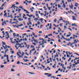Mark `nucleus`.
Listing matches in <instances>:
<instances>
[{"label": "nucleus", "instance_id": "obj_1", "mask_svg": "<svg viewBox=\"0 0 79 79\" xmlns=\"http://www.w3.org/2000/svg\"><path fill=\"white\" fill-rule=\"evenodd\" d=\"M8 31L6 32V34H7V35H6V39L8 40V38H10V35H9V33H8Z\"/></svg>", "mask_w": 79, "mask_h": 79}, {"label": "nucleus", "instance_id": "obj_2", "mask_svg": "<svg viewBox=\"0 0 79 79\" xmlns=\"http://www.w3.org/2000/svg\"><path fill=\"white\" fill-rule=\"evenodd\" d=\"M62 2L63 4V6H62V7H63L64 8H65V7H66V5H65V4L64 3V1H62Z\"/></svg>", "mask_w": 79, "mask_h": 79}, {"label": "nucleus", "instance_id": "obj_3", "mask_svg": "<svg viewBox=\"0 0 79 79\" xmlns=\"http://www.w3.org/2000/svg\"><path fill=\"white\" fill-rule=\"evenodd\" d=\"M13 38H10V40L11 41V42L12 44H15L16 43V42L15 41H14V42H13V40H12V39H13Z\"/></svg>", "mask_w": 79, "mask_h": 79}, {"label": "nucleus", "instance_id": "obj_4", "mask_svg": "<svg viewBox=\"0 0 79 79\" xmlns=\"http://www.w3.org/2000/svg\"><path fill=\"white\" fill-rule=\"evenodd\" d=\"M71 5H69V6L70 7V8H71V9H73V4H72V3H71Z\"/></svg>", "mask_w": 79, "mask_h": 79}, {"label": "nucleus", "instance_id": "obj_5", "mask_svg": "<svg viewBox=\"0 0 79 79\" xmlns=\"http://www.w3.org/2000/svg\"><path fill=\"white\" fill-rule=\"evenodd\" d=\"M72 26H76V27H77V25L75 23L72 24Z\"/></svg>", "mask_w": 79, "mask_h": 79}, {"label": "nucleus", "instance_id": "obj_6", "mask_svg": "<svg viewBox=\"0 0 79 79\" xmlns=\"http://www.w3.org/2000/svg\"><path fill=\"white\" fill-rule=\"evenodd\" d=\"M15 4H13V5H12V6L10 7V8H15V7H16V8H17V7L15 6Z\"/></svg>", "mask_w": 79, "mask_h": 79}, {"label": "nucleus", "instance_id": "obj_7", "mask_svg": "<svg viewBox=\"0 0 79 79\" xmlns=\"http://www.w3.org/2000/svg\"><path fill=\"white\" fill-rule=\"evenodd\" d=\"M77 6H78V4L77 2H75V6H76V7H77Z\"/></svg>", "mask_w": 79, "mask_h": 79}, {"label": "nucleus", "instance_id": "obj_8", "mask_svg": "<svg viewBox=\"0 0 79 79\" xmlns=\"http://www.w3.org/2000/svg\"><path fill=\"white\" fill-rule=\"evenodd\" d=\"M24 11H25V12H26V13H29V12L27 10L24 9Z\"/></svg>", "mask_w": 79, "mask_h": 79}, {"label": "nucleus", "instance_id": "obj_9", "mask_svg": "<svg viewBox=\"0 0 79 79\" xmlns=\"http://www.w3.org/2000/svg\"><path fill=\"white\" fill-rule=\"evenodd\" d=\"M72 18L73 19V20H75V21H76V19L75 18V17H74V16H73Z\"/></svg>", "mask_w": 79, "mask_h": 79}, {"label": "nucleus", "instance_id": "obj_10", "mask_svg": "<svg viewBox=\"0 0 79 79\" xmlns=\"http://www.w3.org/2000/svg\"><path fill=\"white\" fill-rule=\"evenodd\" d=\"M72 18L73 19V20H75V21H76V19L75 18V17H74V16H73Z\"/></svg>", "mask_w": 79, "mask_h": 79}, {"label": "nucleus", "instance_id": "obj_11", "mask_svg": "<svg viewBox=\"0 0 79 79\" xmlns=\"http://www.w3.org/2000/svg\"><path fill=\"white\" fill-rule=\"evenodd\" d=\"M72 18L73 19V20H75V21H76V19L75 18V17H74V16H73Z\"/></svg>", "mask_w": 79, "mask_h": 79}, {"label": "nucleus", "instance_id": "obj_12", "mask_svg": "<svg viewBox=\"0 0 79 79\" xmlns=\"http://www.w3.org/2000/svg\"><path fill=\"white\" fill-rule=\"evenodd\" d=\"M19 45V44H16V45H15V48H16V50L18 49V47H17V45Z\"/></svg>", "mask_w": 79, "mask_h": 79}, {"label": "nucleus", "instance_id": "obj_13", "mask_svg": "<svg viewBox=\"0 0 79 79\" xmlns=\"http://www.w3.org/2000/svg\"><path fill=\"white\" fill-rule=\"evenodd\" d=\"M7 52H8V48L6 49V50L5 51V52L4 53L5 55L6 54V53H7Z\"/></svg>", "mask_w": 79, "mask_h": 79}, {"label": "nucleus", "instance_id": "obj_14", "mask_svg": "<svg viewBox=\"0 0 79 79\" xmlns=\"http://www.w3.org/2000/svg\"><path fill=\"white\" fill-rule=\"evenodd\" d=\"M77 40V41L76 40H74V43H76V44H77V42H78V41H79L78 40Z\"/></svg>", "mask_w": 79, "mask_h": 79}, {"label": "nucleus", "instance_id": "obj_15", "mask_svg": "<svg viewBox=\"0 0 79 79\" xmlns=\"http://www.w3.org/2000/svg\"><path fill=\"white\" fill-rule=\"evenodd\" d=\"M19 21H23V19H21V18H19Z\"/></svg>", "mask_w": 79, "mask_h": 79}, {"label": "nucleus", "instance_id": "obj_16", "mask_svg": "<svg viewBox=\"0 0 79 79\" xmlns=\"http://www.w3.org/2000/svg\"><path fill=\"white\" fill-rule=\"evenodd\" d=\"M23 60H24L25 62H26L27 61H29V60H27V59L25 60L24 59H23Z\"/></svg>", "mask_w": 79, "mask_h": 79}, {"label": "nucleus", "instance_id": "obj_17", "mask_svg": "<svg viewBox=\"0 0 79 79\" xmlns=\"http://www.w3.org/2000/svg\"><path fill=\"white\" fill-rule=\"evenodd\" d=\"M57 21V19H55L54 20V23H56V21Z\"/></svg>", "mask_w": 79, "mask_h": 79}, {"label": "nucleus", "instance_id": "obj_18", "mask_svg": "<svg viewBox=\"0 0 79 79\" xmlns=\"http://www.w3.org/2000/svg\"><path fill=\"white\" fill-rule=\"evenodd\" d=\"M2 43L3 45H4L6 44H5V43L3 41H2Z\"/></svg>", "mask_w": 79, "mask_h": 79}, {"label": "nucleus", "instance_id": "obj_19", "mask_svg": "<svg viewBox=\"0 0 79 79\" xmlns=\"http://www.w3.org/2000/svg\"><path fill=\"white\" fill-rule=\"evenodd\" d=\"M38 18H35V19H34V20H35V21L36 22H37V20H38Z\"/></svg>", "mask_w": 79, "mask_h": 79}, {"label": "nucleus", "instance_id": "obj_20", "mask_svg": "<svg viewBox=\"0 0 79 79\" xmlns=\"http://www.w3.org/2000/svg\"><path fill=\"white\" fill-rule=\"evenodd\" d=\"M19 44L18 45H19V46H18V48H19V47H21V44H19V43H18V44Z\"/></svg>", "mask_w": 79, "mask_h": 79}, {"label": "nucleus", "instance_id": "obj_21", "mask_svg": "<svg viewBox=\"0 0 79 79\" xmlns=\"http://www.w3.org/2000/svg\"><path fill=\"white\" fill-rule=\"evenodd\" d=\"M4 66H5L4 65H1V68H4Z\"/></svg>", "mask_w": 79, "mask_h": 79}, {"label": "nucleus", "instance_id": "obj_22", "mask_svg": "<svg viewBox=\"0 0 79 79\" xmlns=\"http://www.w3.org/2000/svg\"><path fill=\"white\" fill-rule=\"evenodd\" d=\"M47 76L48 77H51L52 76V74H49Z\"/></svg>", "mask_w": 79, "mask_h": 79}, {"label": "nucleus", "instance_id": "obj_23", "mask_svg": "<svg viewBox=\"0 0 79 79\" xmlns=\"http://www.w3.org/2000/svg\"><path fill=\"white\" fill-rule=\"evenodd\" d=\"M3 23L5 24L6 25V21H5V20L4 21Z\"/></svg>", "mask_w": 79, "mask_h": 79}, {"label": "nucleus", "instance_id": "obj_24", "mask_svg": "<svg viewBox=\"0 0 79 79\" xmlns=\"http://www.w3.org/2000/svg\"><path fill=\"white\" fill-rule=\"evenodd\" d=\"M13 35L14 36V37H16V33H13Z\"/></svg>", "mask_w": 79, "mask_h": 79}, {"label": "nucleus", "instance_id": "obj_25", "mask_svg": "<svg viewBox=\"0 0 79 79\" xmlns=\"http://www.w3.org/2000/svg\"><path fill=\"white\" fill-rule=\"evenodd\" d=\"M5 3H6V2H5L2 5V6L3 7V6H4L5 5Z\"/></svg>", "mask_w": 79, "mask_h": 79}, {"label": "nucleus", "instance_id": "obj_26", "mask_svg": "<svg viewBox=\"0 0 79 79\" xmlns=\"http://www.w3.org/2000/svg\"><path fill=\"white\" fill-rule=\"evenodd\" d=\"M72 66V64L70 65L69 67V69H71V68Z\"/></svg>", "mask_w": 79, "mask_h": 79}, {"label": "nucleus", "instance_id": "obj_27", "mask_svg": "<svg viewBox=\"0 0 79 79\" xmlns=\"http://www.w3.org/2000/svg\"><path fill=\"white\" fill-rule=\"evenodd\" d=\"M51 24H51V23H50V26L49 27V29H52V27L51 26Z\"/></svg>", "mask_w": 79, "mask_h": 79}, {"label": "nucleus", "instance_id": "obj_28", "mask_svg": "<svg viewBox=\"0 0 79 79\" xmlns=\"http://www.w3.org/2000/svg\"><path fill=\"white\" fill-rule=\"evenodd\" d=\"M73 37H75H75H76V38H77V35H73Z\"/></svg>", "mask_w": 79, "mask_h": 79}, {"label": "nucleus", "instance_id": "obj_29", "mask_svg": "<svg viewBox=\"0 0 79 79\" xmlns=\"http://www.w3.org/2000/svg\"><path fill=\"white\" fill-rule=\"evenodd\" d=\"M23 3H24V4L26 3V5H28V4H27V3H26V2L25 1L23 2Z\"/></svg>", "mask_w": 79, "mask_h": 79}, {"label": "nucleus", "instance_id": "obj_30", "mask_svg": "<svg viewBox=\"0 0 79 79\" xmlns=\"http://www.w3.org/2000/svg\"><path fill=\"white\" fill-rule=\"evenodd\" d=\"M71 60V57H70L69 58V60H68V62H69V61H70V60Z\"/></svg>", "mask_w": 79, "mask_h": 79}, {"label": "nucleus", "instance_id": "obj_31", "mask_svg": "<svg viewBox=\"0 0 79 79\" xmlns=\"http://www.w3.org/2000/svg\"><path fill=\"white\" fill-rule=\"evenodd\" d=\"M52 78H54V79H55L56 78V77L55 76H52L51 77Z\"/></svg>", "mask_w": 79, "mask_h": 79}, {"label": "nucleus", "instance_id": "obj_32", "mask_svg": "<svg viewBox=\"0 0 79 79\" xmlns=\"http://www.w3.org/2000/svg\"><path fill=\"white\" fill-rule=\"evenodd\" d=\"M58 8H60V7H61V6H60V4H58Z\"/></svg>", "mask_w": 79, "mask_h": 79}, {"label": "nucleus", "instance_id": "obj_33", "mask_svg": "<svg viewBox=\"0 0 79 79\" xmlns=\"http://www.w3.org/2000/svg\"><path fill=\"white\" fill-rule=\"evenodd\" d=\"M2 47L4 48V49H6V48L5 46H3V45H2Z\"/></svg>", "mask_w": 79, "mask_h": 79}, {"label": "nucleus", "instance_id": "obj_34", "mask_svg": "<svg viewBox=\"0 0 79 79\" xmlns=\"http://www.w3.org/2000/svg\"><path fill=\"white\" fill-rule=\"evenodd\" d=\"M28 47H27V49H29V47H30V45H28Z\"/></svg>", "mask_w": 79, "mask_h": 79}, {"label": "nucleus", "instance_id": "obj_35", "mask_svg": "<svg viewBox=\"0 0 79 79\" xmlns=\"http://www.w3.org/2000/svg\"><path fill=\"white\" fill-rule=\"evenodd\" d=\"M67 2H72V1H71V0H68Z\"/></svg>", "mask_w": 79, "mask_h": 79}, {"label": "nucleus", "instance_id": "obj_36", "mask_svg": "<svg viewBox=\"0 0 79 79\" xmlns=\"http://www.w3.org/2000/svg\"><path fill=\"white\" fill-rule=\"evenodd\" d=\"M48 36H52V34H49V35H48Z\"/></svg>", "mask_w": 79, "mask_h": 79}, {"label": "nucleus", "instance_id": "obj_37", "mask_svg": "<svg viewBox=\"0 0 79 79\" xmlns=\"http://www.w3.org/2000/svg\"><path fill=\"white\" fill-rule=\"evenodd\" d=\"M29 73L31 74H34V73L32 72H29Z\"/></svg>", "mask_w": 79, "mask_h": 79}, {"label": "nucleus", "instance_id": "obj_38", "mask_svg": "<svg viewBox=\"0 0 79 79\" xmlns=\"http://www.w3.org/2000/svg\"><path fill=\"white\" fill-rule=\"evenodd\" d=\"M37 24H38V25L40 24V22H39L38 21L37 22Z\"/></svg>", "mask_w": 79, "mask_h": 79}, {"label": "nucleus", "instance_id": "obj_39", "mask_svg": "<svg viewBox=\"0 0 79 79\" xmlns=\"http://www.w3.org/2000/svg\"><path fill=\"white\" fill-rule=\"evenodd\" d=\"M6 16L5 18H6V13L5 14H4V16Z\"/></svg>", "mask_w": 79, "mask_h": 79}, {"label": "nucleus", "instance_id": "obj_40", "mask_svg": "<svg viewBox=\"0 0 79 79\" xmlns=\"http://www.w3.org/2000/svg\"><path fill=\"white\" fill-rule=\"evenodd\" d=\"M39 34H42V31H40L39 32Z\"/></svg>", "mask_w": 79, "mask_h": 79}, {"label": "nucleus", "instance_id": "obj_41", "mask_svg": "<svg viewBox=\"0 0 79 79\" xmlns=\"http://www.w3.org/2000/svg\"><path fill=\"white\" fill-rule=\"evenodd\" d=\"M30 10H31V12H33V11H34V10L32 9V8H30Z\"/></svg>", "mask_w": 79, "mask_h": 79}, {"label": "nucleus", "instance_id": "obj_42", "mask_svg": "<svg viewBox=\"0 0 79 79\" xmlns=\"http://www.w3.org/2000/svg\"><path fill=\"white\" fill-rule=\"evenodd\" d=\"M75 64H73V66L74 68H75V67H76V65H75Z\"/></svg>", "mask_w": 79, "mask_h": 79}, {"label": "nucleus", "instance_id": "obj_43", "mask_svg": "<svg viewBox=\"0 0 79 79\" xmlns=\"http://www.w3.org/2000/svg\"><path fill=\"white\" fill-rule=\"evenodd\" d=\"M69 44H71V42H69V44H67V45H68V46H69Z\"/></svg>", "mask_w": 79, "mask_h": 79}, {"label": "nucleus", "instance_id": "obj_44", "mask_svg": "<svg viewBox=\"0 0 79 79\" xmlns=\"http://www.w3.org/2000/svg\"><path fill=\"white\" fill-rule=\"evenodd\" d=\"M15 70L13 69H11V71H15Z\"/></svg>", "mask_w": 79, "mask_h": 79}, {"label": "nucleus", "instance_id": "obj_45", "mask_svg": "<svg viewBox=\"0 0 79 79\" xmlns=\"http://www.w3.org/2000/svg\"><path fill=\"white\" fill-rule=\"evenodd\" d=\"M48 8L49 9L48 10H50L51 9V7H48Z\"/></svg>", "mask_w": 79, "mask_h": 79}, {"label": "nucleus", "instance_id": "obj_46", "mask_svg": "<svg viewBox=\"0 0 79 79\" xmlns=\"http://www.w3.org/2000/svg\"><path fill=\"white\" fill-rule=\"evenodd\" d=\"M32 44H34V45H36V43L33 42L32 43Z\"/></svg>", "mask_w": 79, "mask_h": 79}, {"label": "nucleus", "instance_id": "obj_47", "mask_svg": "<svg viewBox=\"0 0 79 79\" xmlns=\"http://www.w3.org/2000/svg\"><path fill=\"white\" fill-rule=\"evenodd\" d=\"M17 63V64H19L20 63V62H19V61H18Z\"/></svg>", "mask_w": 79, "mask_h": 79}, {"label": "nucleus", "instance_id": "obj_48", "mask_svg": "<svg viewBox=\"0 0 79 79\" xmlns=\"http://www.w3.org/2000/svg\"><path fill=\"white\" fill-rule=\"evenodd\" d=\"M50 61H48V62H47V63H46L45 64H49V63H50Z\"/></svg>", "mask_w": 79, "mask_h": 79}, {"label": "nucleus", "instance_id": "obj_49", "mask_svg": "<svg viewBox=\"0 0 79 79\" xmlns=\"http://www.w3.org/2000/svg\"><path fill=\"white\" fill-rule=\"evenodd\" d=\"M23 26V24H21L20 25H19V26Z\"/></svg>", "mask_w": 79, "mask_h": 79}, {"label": "nucleus", "instance_id": "obj_50", "mask_svg": "<svg viewBox=\"0 0 79 79\" xmlns=\"http://www.w3.org/2000/svg\"><path fill=\"white\" fill-rule=\"evenodd\" d=\"M62 59H63L64 60H66V58H64V57H63Z\"/></svg>", "mask_w": 79, "mask_h": 79}, {"label": "nucleus", "instance_id": "obj_51", "mask_svg": "<svg viewBox=\"0 0 79 79\" xmlns=\"http://www.w3.org/2000/svg\"><path fill=\"white\" fill-rule=\"evenodd\" d=\"M24 58H28V57H27L26 56H24Z\"/></svg>", "mask_w": 79, "mask_h": 79}, {"label": "nucleus", "instance_id": "obj_52", "mask_svg": "<svg viewBox=\"0 0 79 79\" xmlns=\"http://www.w3.org/2000/svg\"><path fill=\"white\" fill-rule=\"evenodd\" d=\"M0 10H3V8H1V7H0Z\"/></svg>", "mask_w": 79, "mask_h": 79}, {"label": "nucleus", "instance_id": "obj_53", "mask_svg": "<svg viewBox=\"0 0 79 79\" xmlns=\"http://www.w3.org/2000/svg\"><path fill=\"white\" fill-rule=\"evenodd\" d=\"M34 48V46L33 45H31V48Z\"/></svg>", "mask_w": 79, "mask_h": 79}, {"label": "nucleus", "instance_id": "obj_54", "mask_svg": "<svg viewBox=\"0 0 79 79\" xmlns=\"http://www.w3.org/2000/svg\"><path fill=\"white\" fill-rule=\"evenodd\" d=\"M67 57H68V58H69V57H70V56H69V55H68V54H67Z\"/></svg>", "mask_w": 79, "mask_h": 79}, {"label": "nucleus", "instance_id": "obj_55", "mask_svg": "<svg viewBox=\"0 0 79 79\" xmlns=\"http://www.w3.org/2000/svg\"><path fill=\"white\" fill-rule=\"evenodd\" d=\"M51 40L52 41H53L54 42L55 41V40H53V39H51Z\"/></svg>", "mask_w": 79, "mask_h": 79}, {"label": "nucleus", "instance_id": "obj_56", "mask_svg": "<svg viewBox=\"0 0 79 79\" xmlns=\"http://www.w3.org/2000/svg\"><path fill=\"white\" fill-rule=\"evenodd\" d=\"M33 40H34V42H37V40H35V39H34Z\"/></svg>", "mask_w": 79, "mask_h": 79}, {"label": "nucleus", "instance_id": "obj_57", "mask_svg": "<svg viewBox=\"0 0 79 79\" xmlns=\"http://www.w3.org/2000/svg\"><path fill=\"white\" fill-rule=\"evenodd\" d=\"M25 16H26V15L25 14H23V18H24Z\"/></svg>", "mask_w": 79, "mask_h": 79}, {"label": "nucleus", "instance_id": "obj_58", "mask_svg": "<svg viewBox=\"0 0 79 79\" xmlns=\"http://www.w3.org/2000/svg\"><path fill=\"white\" fill-rule=\"evenodd\" d=\"M35 50V48H33V49L31 50V51H34Z\"/></svg>", "mask_w": 79, "mask_h": 79}, {"label": "nucleus", "instance_id": "obj_59", "mask_svg": "<svg viewBox=\"0 0 79 79\" xmlns=\"http://www.w3.org/2000/svg\"><path fill=\"white\" fill-rule=\"evenodd\" d=\"M25 2H27V3H29V1H27V0H26Z\"/></svg>", "mask_w": 79, "mask_h": 79}, {"label": "nucleus", "instance_id": "obj_60", "mask_svg": "<svg viewBox=\"0 0 79 79\" xmlns=\"http://www.w3.org/2000/svg\"><path fill=\"white\" fill-rule=\"evenodd\" d=\"M36 16H39V14H36Z\"/></svg>", "mask_w": 79, "mask_h": 79}, {"label": "nucleus", "instance_id": "obj_61", "mask_svg": "<svg viewBox=\"0 0 79 79\" xmlns=\"http://www.w3.org/2000/svg\"><path fill=\"white\" fill-rule=\"evenodd\" d=\"M70 35H71V34H70V35H67V37H69Z\"/></svg>", "mask_w": 79, "mask_h": 79}, {"label": "nucleus", "instance_id": "obj_62", "mask_svg": "<svg viewBox=\"0 0 79 79\" xmlns=\"http://www.w3.org/2000/svg\"><path fill=\"white\" fill-rule=\"evenodd\" d=\"M40 21H43V19H42V18L40 19Z\"/></svg>", "mask_w": 79, "mask_h": 79}, {"label": "nucleus", "instance_id": "obj_63", "mask_svg": "<svg viewBox=\"0 0 79 79\" xmlns=\"http://www.w3.org/2000/svg\"><path fill=\"white\" fill-rule=\"evenodd\" d=\"M48 38V35H46L45 37V38Z\"/></svg>", "mask_w": 79, "mask_h": 79}, {"label": "nucleus", "instance_id": "obj_64", "mask_svg": "<svg viewBox=\"0 0 79 79\" xmlns=\"http://www.w3.org/2000/svg\"><path fill=\"white\" fill-rule=\"evenodd\" d=\"M64 29H66V26H64Z\"/></svg>", "mask_w": 79, "mask_h": 79}]
</instances>
